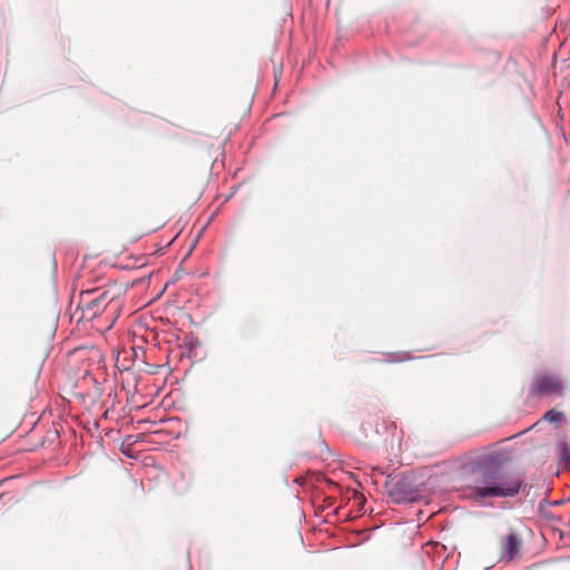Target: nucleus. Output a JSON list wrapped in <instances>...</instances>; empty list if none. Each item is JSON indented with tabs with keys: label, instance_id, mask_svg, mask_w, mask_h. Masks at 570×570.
Here are the masks:
<instances>
[{
	"label": "nucleus",
	"instance_id": "f257e3e1",
	"mask_svg": "<svg viewBox=\"0 0 570 570\" xmlns=\"http://www.w3.org/2000/svg\"><path fill=\"white\" fill-rule=\"evenodd\" d=\"M476 474V482L482 485L473 489L475 499L511 497L517 494L521 487L519 479L503 474L500 464L494 461L478 464Z\"/></svg>",
	"mask_w": 570,
	"mask_h": 570
},
{
	"label": "nucleus",
	"instance_id": "f03ea898",
	"mask_svg": "<svg viewBox=\"0 0 570 570\" xmlns=\"http://www.w3.org/2000/svg\"><path fill=\"white\" fill-rule=\"evenodd\" d=\"M111 303L112 298L109 297L107 291L95 288L80 293L79 307L85 318H95L105 312Z\"/></svg>",
	"mask_w": 570,
	"mask_h": 570
},
{
	"label": "nucleus",
	"instance_id": "7ed1b4c3",
	"mask_svg": "<svg viewBox=\"0 0 570 570\" xmlns=\"http://www.w3.org/2000/svg\"><path fill=\"white\" fill-rule=\"evenodd\" d=\"M532 390L535 394H562V383L556 376L541 375L534 379Z\"/></svg>",
	"mask_w": 570,
	"mask_h": 570
},
{
	"label": "nucleus",
	"instance_id": "20e7f679",
	"mask_svg": "<svg viewBox=\"0 0 570 570\" xmlns=\"http://www.w3.org/2000/svg\"><path fill=\"white\" fill-rule=\"evenodd\" d=\"M521 541L515 533H510L501 541V559L513 560L520 552Z\"/></svg>",
	"mask_w": 570,
	"mask_h": 570
},
{
	"label": "nucleus",
	"instance_id": "39448f33",
	"mask_svg": "<svg viewBox=\"0 0 570 570\" xmlns=\"http://www.w3.org/2000/svg\"><path fill=\"white\" fill-rule=\"evenodd\" d=\"M543 420L548 422H563L566 421V415L562 412L550 410L543 415Z\"/></svg>",
	"mask_w": 570,
	"mask_h": 570
},
{
	"label": "nucleus",
	"instance_id": "423d86ee",
	"mask_svg": "<svg viewBox=\"0 0 570 570\" xmlns=\"http://www.w3.org/2000/svg\"><path fill=\"white\" fill-rule=\"evenodd\" d=\"M559 458L562 462H570V449L564 442L559 444Z\"/></svg>",
	"mask_w": 570,
	"mask_h": 570
}]
</instances>
